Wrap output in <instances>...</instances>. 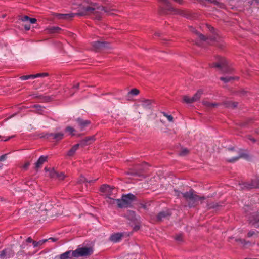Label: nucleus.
<instances>
[{"mask_svg":"<svg viewBox=\"0 0 259 259\" xmlns=\"http://www.w3.org/2000/svg\"><path fill=\"white\" fill-rule=\"evenodd\" d=\"M35 77L34 75H24L20 77V79L22 80H25L29 79L35 78Z\"/></svg>","mask_w":259,"mask_h":259,"instance_id":"obj_34","label":"nucleus"},{"mask_svg":"<svg viewBox=\"0 0 259 259\" xmlns=\"http://www.w3.org/2000/svg\"><path fill=\"white\" fill-rule=\"evenodd\" d=\"M189 153V151L187 148H182L179 153L180 156H185Z\"/></svg>","mask_w":259,"mask_h":259,"instance_id":"obj_32","label":"nucleus"},{"mask_svg":"<svg viewBox=\"0 0 259 259\" xmlns=\"http://www.w3.org/2000/svg\"><path fill=\"white\" fill-rule=\"evenodd\" d=\"M238 103L236 102H224V105L228 108H235L237 106Z\"/></svg>","mask_w":259,"mask_h":259,"instance_id":"obj_27","label":"nucleus"},{"mask_svg":"<svg viewBox=\"0 0 259 259\" xmlns=\"http://www.w3.org/2000/svg\"><path fill=\"white\" fill-rule=\"evenodd\" d=\"M237 77H233L231 76H226V77H220V80L224 81L225 83L229 82L233 80L237 79Z\"/></svg>","mask_w":259,"mask_h":259,"instance_id":"obj_28","label":"nucleus"},{"mask_svg":"<svg viewBox=\"0 0 259 259\" xmlns=\"http://www.w3.org/2000/svg\"><path fill=\"white\" fill-rule=\"evenodd\" d=\"M244 187L247 189L259 188V179L256 178L252 180L251 183H246L244 184Z\"/></svg>","mask_w":259,"mask_h":259,"instance_id":"obj_11","label":"nucleus"},{"mask_svg":"<svg viewBox=\"0 0 259 259\" xmlns=\"http://www.w3.org/2000/svg\"><path fill=\"white\" fill-rule=\"evenodd\" d=\"M207 26L208 29L209 30V31L211 32H212L213 35V36H210L209 38H206L205 36H204L203 35H202V34H200V33H199L194 28H192L191 31L192 32H194L198 36V37L200 39V40L206 41V40H208L210 39L212 41H217V35L215 33L214 28L213 27H212V26H211L210 25H207Z\"/></svg>","mask_w":259,"mask_h":259,"instance_id":"obj_5","label":"nucleus"},{"mask_svg":"<svg viewBox=\"0 0 259 259\" xmlns=\"http://www.w3.org/2000/svg\"><path fill=\"white\" fill-rule=\"evenodd\" d=\"M183 100L185 102L187 103H193L192 98H190L188 96H185L183 97Z\"/></svg>","mask_w":259,"mask_h":259,"instance_id":"obj_35","label":"nucleus"},{"mask_svg":"<svg viewBox=\"0 0 259 259\" xmlns=\"http://www.w3.org/2000/svg\"><path fill=\"white\" fill-rule=\"evenodd\" d=\"M236 241L238 243V244L242 247H245L246 245L249 243V242H247L245 240L241 239H236Z\"/></svg>","mask_w":259,"mask_h":259,"instance_id":"obj_30","label":"nucleus"},{"mask_svg":"<svg viewBox=\"0 0 259 259\" xmlns=\"http://www.w3.org/2000/svg\"><path fill=\"white\" fill-rule=\"evenodd\" d=\"M123 237L122 233H118L112 234L110 237V240L115 243L119 242Z\"/></svg>","mask_w":259,"mask_h":259,"instance_id":"obj_15","label":"nucleus"},{"mask_svg":"<svg viewBox=\"0 0 259 259\" xmlns=\"http://www.w3.org/2000/svg\"><path fill=\"white\" fill-rule=\"evenodd\" d=\"M79 84L78 83H77L75 84L73 86L72 88H73V89H78V87H79Z\"/></svg>","mask_w":259,"mask_h":259,"instance_id":"obj_50","label":"nucleus"},{"mask_svg":"<svg viewBox=\"0 0 259 259\" xmlns=\"http://www.w3.org/2000/svg\"><path fill=\"white\" fill-rule=\"evenodd\" d=\"M65 177V176L64 173L61 172L60 174L57 173L56 178H58L60 180H63Z\"/></svg>","mask_w":259,"mask_h":259,"instance_id":"obj_38","label":"nucleus"},{"mask_svg":"<svg viewBox=\"0 0 259 259\" xmlns=\"http://www.w3.org/2000/svg\"><path fill=\"white\" fill-rule=\"evenodd\" d=\"M48 75V74L47 73H38L34 75V76H35V78L36 77L47 76Z\"/></svg>","mask_w":259,"mask_h":259,"instance_id":"obj_41","label":"nucleus"},{"mask_svg":"<svg viewBox=\"0 0 259 259\" xmlns=\"http://www.w3.org/2000/svg\"><path fill=\"white\" fill-rule=\"evenodd\" d=\"M66 131L67 132H69L70 134H71L72 135H74V134H73V132L75 131V130L71 126H67L66 128Z\"/></svg>","mask_w":259,"mask_h":259,"instance_id":"obj_39","label":"nucleus"},{"mask_svg":"<svg viewBox=\"0 0 259 259\" xmlns=\"http://www.w3.org/2000/svg\"><path fill=\"white\" fill-rule=\"evenodd\" d=\"M48 157L41 156L35 163V168L37 170L42 167L43 163L47 161Z\"/></svg>","mask_w":259,"mask_h":259,"instance_id":"obj_14","label":"nucleus"},{"mask_svg":"<svg viewBox=\"0 0 259 259\" xmlns=\"http://www.w3.org/2000/svg\"><path fill=\"white\" fill-rule=\"evenodd\" d=\"M182 196L185 198L190 207H195L200 203H202L205 199V197L197 195L196 193L192 189L183 193Z\"/></svg>","mask_w":259,"mask_h":259,"instance_id":"obj_3","label":"nucleus"},{"mask_svg":"<svg viewBox=\"0 0 259 259\" xmlns=\"http://www.w3.org/2000/svg\"><path fill=\"white\" fill-rule=\"evenodd\" d=\"M202 94L203 91L202 90L198 91L194 95V96L192 97L193 102L198 101L200 99Z\"/></svg>","mask_w":259,"mask_h":259,"instance_id":"obj_23","label":"nucleus"},{"mask_svg":"<svg viewBox=\"0 0 259 259\" xmlns=\"http://www.w3.org/2000/svg\"><path fill=\"white\" fill-rule=\"evenodd\" d=\"M126 216L128 220H131L132 221H134L136 220L135 213L133 211H128L127 212Z\"/></svg>","mask_w":259,"mask_h":259,"instance_id":"obj_26","label":"nucleus"},{"mask_svg":"<svg viewBox=\"0 0 259 259\" xmlns=\"http://www.w3.org/2000/svg\"><path fill=\"white\" fill-rule=\"evenodd\" d=\"M183 193H181L180 192V191H177V190H175V195L176 196H177L178 197H180V196L182 195V194Z\"/></svg>","mask_w":259,"mask_h":259,"instance_id":"obj_44","label":"nucleus"},{"mask_svg":"<svg viewBox=\"0 0 259 259\" xmlns=\"http://www.w3.org/2000/svg\"><path fill=\"white\" fill-rule=\"evenodd\" d=\"M152 101L149 99H141L140 101V103L138 104L137 106L138 109L140 108H143L145 110L151 109L152 107Z\"/></svg>","mask_w":259,"mask_h":259,"instance_id":"obj_10","label":"nucleus"},{"mask_svg":"<svg viewBox=\"0 0 259 259\" xmlns=\"http://www.w3.org/2000/svg\"><path fill=\"white\" fill-rule=\"evenodd\" d=\"M100 190L107 196L108 199L107 201L108 203H111L115 200L110 197V196L112 195L115 191V189L114 188L108 185H103L101 187Z\"/></svg>","mask_w":259,"mask_h":259,"instance_id":"obj_6","label":"nucleus"},{"mask_svg":"<svg viewBox=\"0 0 259 259\" xmlns=\"http://www.w3.org/2000/svg\"><path fill=\"white\" fill-rule=\"evenodd\" d=\"M93 253L91 248L82 247L76 249L74 251L69 250L60 254V259H73L81 256H87Z\"/></svg>","mask_w":259,"mask_h":259,"instance_id":"obj_2","label":"nucleus"},{"mask_svg":"<svg viewBox=\"0 0 259 259\" xmlns=\"http://www.w3.org/2000/svg\"><path fill=\"white\" fill-rule=\"evenodd\" d=\"M48 241V239H43L41 240H39V241H35L33 242V245L34 247H37L40 246H41L43 245L45 242H46Z\"/></svg>","mask_w":259,"mask_h":259,"instance_id":"obj_29","label":"nucleus"},{"mask_svg":"<svg viewBox=\"0 0 259 259\" xmlns=\"http://www.w3.org/2000/svg\"><path fill=\"white\" fill-rule=\"evenodd\" d=\"M79 144L74 145L71 149L68 152L67 155L69 156H72L74 155L76 151L78 149Z\"/></svg>","mask_w":259,"mask_h":259,"instance_id":"obj_21","label":"nucleus"},{"mask_svg":"<svg viewBox=\"0 0 259 259\" xmlns=\"http://www.w3.org/2000/svg\"><path fill=\"white\" fill-rule=\"evenodd\" d=\"M171 10L174 12L175 14H179L182 16L185 15V12L182 10L176 9L174 8H171Z\"/></svg>","mask_w":259,"mask_h":259,"instance_id":"obj_33","label":"nucleus"},{"mask_svg":"<svg viewBox=\"0 0 259 259\" xmlns=\"http://www.w3.org/2000/svg\"><path fill=\"white\" fill-rule=\"evenodd\" d=\"M49 239L52 240L53 242L56 241V239L53 238H50Z\"/></svg>","mask_w":259,"mask_h":259,"instance_id":"obj_53","label":"nucleus"},{"mask_svg":"<svg viewBox=\"0 0 259 259\" xmlns=\"http://www.w3.org/2000/svg\"><path fill=\"white\" fill-rule=\"evenodd\" d=\"M47 138L50 137H52L53 139H55L56 140H60L62 139L63 137L64 134L62 133H58L56 134L51 133L46 135Z\"/></svg>","mask_w":259,"mask_h":259,"instance_id":"obj_18","label":"nucleus"},{"mask_svg":"<svg viewBox=\"0 0 259 259\" xmlns=\"http://www.w3.org/2000/svg\"><path fill=\"white\" fill-rule=\"evenodd\" d=\"M97 179L94 180H90L88 181L85 178L81 176L80 178L78 179L77 183L78 184H81L84 182H88L89 183L95 182Z\"/></svg>","mask_w":259,"mask_h":259,"instance_id":"obj_25","label":"nucleus"},{"mask_svg":"<svg viewBox=\"0 0 259 259\" xmlns=\"http://www.w3.org/2000/svg\"><path fill=\"white\" fill-rule=\"evenodd\" d=\"M76 121L81 130H82L85 127L90 123V122L89 120H84L80 118L77 119Z\"/></svg>","mask_w":259,"mask_h":259,"instance_id":"obj_19","label":"nucleus"},{"mask_svg":"<svg viewBox=\"0 0 259 259\" xmlns=\"http://www.w3.org/2000/svg\"><path fill=\"white\" fill-rule=\"evenodd\" d=\"M255 234V232L253 231H250L248 233H247V237H251V236H252L254 234Z\"/></svg>","mask_w":259,"mask_h":259,"instance_id":"obj_43","label":"nucleus"},{"mask_svg":"<svg viewBox=\"0 0 259 259\" xmlns=\"http://www.w3.org/2000/svg\"><path fill=\"white\" fill-rule=\"evenodd\" d=\"M176 239L178 241H181L183 240L182 235L181 234L177 235L176 236Z\"/></svg>","mask_w":259,"mask_h":259,"instance_id":"obj_42","label":"nucleus"},{"mask_svg":"<svg viewBox=\"0 0 259 259\" xmlns=\"http://www.w3.org/2000/svg\"><path fill=\"white\" fill-rule=\"evenodd\" d=\"M1 167V166H0V168Z\"/></svg>","mask_w":259,"mask_h":259,"instance_id":"obj_56","label":"nucleus"},{"mask_svg":"<svg viewBox=\"0 0 259 259\" xmlns=\"http://www.w3.org/2000/svg\"><path fill=\"white\" fill-rule=\"evenodd\" d=\"M74 93H71V96L73 95Z\"/></svg>","mask_w":259,"mask_h":259,"instance_id":"obj_55","label":"nucleus"},{"mask_svg":"<svg viewBox=\"0 0 259 259\" xmlns=\"http://www.w3.org/2000/svg\"><path fill=\"white\" fill-rule=\"evenodd\" d=\"M170 215L169 210L162 211L158 214L157 219L158 221H161L163 219L166 218Z\"/></svg>","mask_w":259,"mask_h":259,"instance_id":"obj_17","label":"nucleus"},{"mask_svg":"<svg viewBox=\"0 0 259 259\" xmlns=\"http://www.w3.org/2000/svg\"><path fill=\"white\" fill-rule=\"evenodd\" d=\"M30 162H26L24 165H23V168L24 169H27L29 166L30 165Z\"/></svg>","mask_w":259,"mask_h":259,"instance_id":"obj_46","label":"nucleus"},{"mask_svg":"<svg viewBox=\"0 0 259 259\" xmlns=\"http://www.w3.org/2000/svg\"><path fill=\"white\" fill-rule=\"evenodd\" d=\"M45 170L47 172L48 176L52 178L56 177L57 172L54 169H49L47 167L45 168Z\"/></svg>","mask_w":259,"mask_h":259,"instance_id":"obj_20","label":"nucleus"},{"mask_svg":"<svg viewBox=\"0 0 259 259\" xmlns=\"http://www.w3.org/2000/svg\"><path fill=\"white\" fill-rule=\"evenodd\" d=\"M249 223L255 227H259V216L258 214H254L249 219Z\"/></svg>","mask_w":259,"mask_h":259,"instance_id":"obj_12","label":"nucleus"},{"mask_svg":"<svg viewBox=\"0 0 259 259\" xmlns=\"http://www.w3.org/2000/svg\"><path fill=\"white\" fill-rule=\"evenodd\" d=\"M155 34L157 35H158V33H156Z\"/></svg>","mask_w":259,"mask_h":259,"instance_id":"obj_54","label":"nucleus"},{"mask_svg":"<svg viewBox=\"0 0 259 259\" xmlns=\"http://www.w3.org/2000/svg\"><path fill=\"white\" fill-rule=\"evenodd\" d=\"M49 31L50 33H59L61 29L58 27H52L49 28Z\"/></svg>","mask_w":259,"mask_h":259,"instance_id":"obj_31","label":"nucleus"},{"mask_svg":"<svg viewBox=\"0 0 259 259\" xmlns=\"http://www.w3.org/2000/svg\"><path fill=\"white\" fill-rule=\"evenodd\" d=\"M35 107L38 108V110H40L41 107L39 105H35Z\"/></svg>","mask_w":259,"mask_h":259,"instance_id":"obj_52","label":"nucleus"},{"mask_svg":"<svg viewBox=\"0 0 259 259\" xmlns=\"http://www.w3.org/2000/svg\"><path fill=\"white\" fill-rule=\"evenodd\" d=\"M139 93V91L138 90L136 89H133L131 90V91L128 93V95H137Z\"/></svg>","mask_w":259,"mask_h":259,"instance_id":"obj_37","label":"nucleus"},{"mask_svg":"<svg viewBox=\"0 0 259 259\" xmlns=\"http://www.w3.org/2000/svg\"><path fill=\"white\" fill-rule=\"evenodd\" d=\"M202 103L204 105H205L206 107L211 109L213 108L218 105V104L215 103H211L208 101H203Z\"/></svg>","mask_w":259,"mask_h":259,"instance_id":"obj_22","label":"nucleus"},{"mask_svg":"<svg viewBox=\"0 0 259 259\" xmlns=\"http://www.w3.org/2000/svg\"><path fill=\"white\" fill-rule=\"evenodd\" d=\"M24 28L26 30H29L30 29V24H25Z\"/></svg>","mask_w":259,"mask_h":259,"instance_id":"obj_47","label":"nucleus"},{"mask_svg":"<svg viewBox=\"0 0 259 259\" xmlns=\"http://www.w3.org/2000/svg\"><path fill=\"white\" fill-rule=\"evenodd\" d=\"M26 242H27L28 243H33V242H34V241H33L31 237H28L26 240Z\"/></svg>","mask_w":259,"mask_h":259,"instance_id":"obj_48","label":"nucleus"},{"mask_svg":"<svg viewBox=\"0 0 259 259\" xmlns=\"http://www.w3.org/2000/svg\"><path fill=\"white\" fill-rule=\"evenodd\" d=\"M176 2L178 3L179 4H183V0H174Z\"/></svg>","mask_w":259,"mask_h":259,"instance_id":"obj_51","label":"nucleus"},{"mask_svg":"<svg viewBox=\"0 0 259 259\" xmlns=\"http://www.w3.org/2000/svg\"><path fill=\"white\" fill-rule=\"evenodd\" d=\"M12 255V251L8 249H6L0 251V257L2 258H9Z\"/></svg>","mask_w":259,"mask_h":259,"instance_id":"obj_16","label":"nucleus"},{"mask_svg":"<svg viewBox=\"0 0 259 259\" xmlns=\"http://www.w3.org/2000/svg\"><path fill=\"white\" fill-rule=\"evenodd\" d=\"M248 139H249L250 141H251V142H252L253 143L255 142V140L254 138H252V137H251V136H248Z\"/></svg>","mask_w":259,"mask_h":259,"instance_id":"obj_49","label":"nucleus"},{"mask_svg":"<svg viewBox=\"0 0 259 259\" xmlns=\"http://www.w3.org/2000/svg\"><path fill=\"white\" fill-rule=\"evenodd\" d=\"M93 49L96 51H100L106 48H109V44L102 41H97L93 43Z\"/></svg>","mask_w":259,"mask_h":259,"instance_id":"obj_9","label":"nucleus"},{"mask_svg":"<svg viewBox=\"0 0 259 259\" xmlns=\"http://www.w3.org/2000/svg\"><path fill=\"white\" fill-rule=\"evenodd\" d=\"M58 16L60 19H67V18L70 17L69 14H58Z\"/></svg>","mask_w":259,"mask_h":259,"instance_id":"obj_40","label":"nucleus"},{"mask_svg":"<svg viewBox=\"0 0 259 259\" xmlns=\"http://www.w3.org/2000/svg\"><path fill=\"white\" fill-rule=\"evenodd\" d=\"M7 157V154H4L0 156V161H4L6 159Z\"/></svg>","mask_w":259,"mask_h":259,"instance_id":"obj_45","label":"nucleus"},{"mask_svg":"<svg viewBox=\"0 0 259 259\" xmlns=\"http://www.w3.org/2000/svg\"><path fill=\"white\" fill-rule=\"evenodd\" d=\"M163 115L164 116H165V117L167 118V120L169 121V122H172L173 121V117L170 115H168L167 114V113H165V112H163L162 113Z\"/></svg>","mask_w":259,"mask_h":259,"instance_id":"obj_36","label":"nucleus"},{"mask_svg":"<svg viewBox=\"0 0 259 259\" xmlns=\"http://www.w3.org/2000/svg\"><path fill=\"white\" fill-rule=\"evenodd\" d=\"M213 67L219 68L222 72H227L228 71L227 61L221 57L218 58V62L214 63Z\"/></svg>","mask_w":259,"mask_h":259,"instance_id":"obj_8","label":"nucleus"},{"mask_svg":"<svg viewBox=\"0 0 259 259\" xmlns=\"http://www.w3.org/2000/svg\"><path fill=\"white\" fill-rule=\"evenodd\" d=\"M134 199L135 196L130 193L127 195L123 196L121 199H116L115 201L117 202L119 207L126 208L131 205Z\"/></svg>","mask_w":259,"mask_h":259,"instance_id":"obj_4","label":"nucleus"},{"mask_svg":"<svg viewBox=\"0 0 259 259\" xmlns=\"http://www.w3.org/2000/svg\"><path fill=\"white\" fill-rule=\"evenodd\" d=\"M21 20L23 22H29L31 24H34L36 22V19L35 18H31L27 16H25L23 17Z\"/></svg>","mask_w":259,"mask_h":259,"instance_id":"obj_24","label":"nucleus"},{"mask_svg":"<svg viewBox=\"0 0 259 259\" xmlns=\"http://www.w3.org/2000/svg\"><path fill=\"white\" fill-rule=\"evenodd\" d=\"M112 9L109 10L108 8H104L103 6H100L97 4H91L87 6H83L80 10L79 15H91L92 17L97 20H100L103 15L105 13L108 14H112L110 13V11H114Z\"/></svg>","mask_w":259,"mask_h":259,"instance_id":"obj_1","label":"nucleus"},{"mask_svg":"<svg viewBox=\"0 0 259 259\" xmlns=\"http://www.w3.org/2000/svg\"><path fill=\"white\" fill-rule=\"evenodd\" d=\"M231 153H235L236 155L231 158L227 159V161L229 162H234L237 161L240 158H244L248 159L249 158V156L244 153L241 150H233V149L230 150Z\"/></svg>","mask_w":259,"mask_h":259,"instance_id":"obj_7","label":"nucleus"},{"mask_svg":"<svg viewBox=\"0 0 259 259\" xmlns=\"http://www.w3.org/2000/svg\"><path fill=\"white\" fill-rule=\"evenodd\" d=\"M95 141L94 136L88 137L82 140L79 144V145L84 146L89 144H91Z\"/></svg>","mask_w":259,"mask_h":259,"instance_id":"obj_13","label":"nucleus"}]
</instances>
